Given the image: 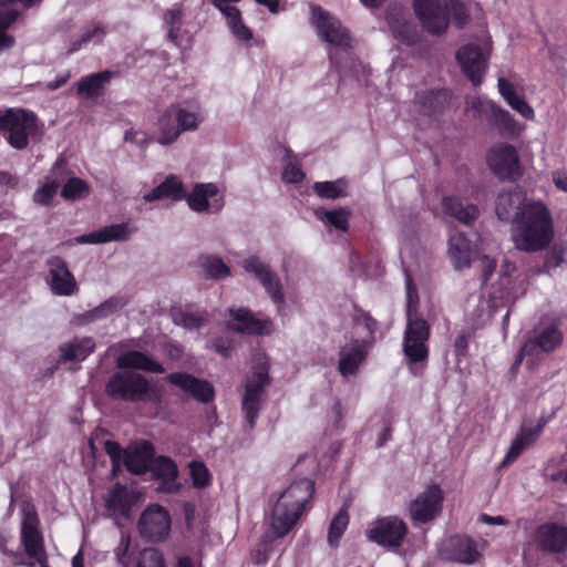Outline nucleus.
Wrapping results in <instances>:
<instances>
[{"mask_svg":"<svg viewBox=\"0 0 567 567\" xmlns=\"http://www.w3.org/2000/svg\"><path fill=\"white\" fill-rule=\"evenodd\" d=\"M496 215L512 221V240L516 249L538 252L547 249L555 238V221L547 204L527 198L519 189L499 193Z\"/></svg>","mask_w":567,"mask_h":567,"instance_id":"nucleus-1","label":"nucleus"},{"mask_svg":"<svg viewBox=\"0 0 567 567\" xmlns=\"http://www.w3.org/2000/svg\"><path fill=\"white\" fill-rule=\"evenodd\" d=\"M313 491V482L309 478H301L292 482L280 494L271 516L270 530L275 537H284L296 525Z\"/></svg>","mask_w":567,"mask_h":567,"instance_id":"nucleus-2","label":"nucleus"},{"mask_svg":"<svg viewBox=\"0 0 567 567\" xmlns=\"http://www.w3.org/2000/svg\"><path fill=\"white\" fill-rule=\"evenodd\" d=\"M564 334L555 323L544 324L535 329L534 334L525 340L514 361V367L525 361L529 369L538 365L544 354L551 353L560 348Z\"/></svg>","mask_w":567,"mask_h":567,"instance_id":"nucleus-3","label":"nucleus"},{"mask_svg":"<svg viewBox=\"0 0 567 567\" xmlns=\"http://www.w3.org/2000/svg\"><path fill=\"white\" fill-rule=\"evenodd\" d=\"M104 446L112 461L113 476L117 475L122 466L135 475L146 473L152 466L154 449L148 442H137L125 450L112 441H105Z\"/></svg>","mask_w":567,"mask_h":567,"instance_id":"nucleus-4","label":"nucleus"},{"mask_svg":"<svg viewBox=\"0 0 567 567\" xmlns=\"http://www.w3.org/2000/svg\"><path fill=\"white\" fill-rule=\"evenodd\" d=\"M430 338L429 323L420 318L410 319L406 321V328L403 337V352L410 364L413 373H419L423 370L427 362Z\"/></svg>","mask_w":567,"mask_h":567,"instance_id":"nucleus-5","label":"nucleus"},{"mask_svg":"<svg viewBox=\"0 0 567 567\" xmlns=\"http://www.w3.org/2000/svg\"><path fill=\"white\" fill-rule=\"evenodd\" d=\"M0 131L6 132L8 143L17 148L27 147L29 137L38 131L37 117L21 109L0 110Z\"/></svg>","mask_w":567,"mask_h":567,"instance_id":"nucleus-6","label":"nucleus"},{"mask_svg":"<svg viewBox=\"0 0 567 567\" xmlns=\"http://www.w3.org/2000/svg\"><path fill=\"white\" fill-rule=\"evenodd\" d=\"M310 23L316 28L318 35L330 45L329 59L336 61L333 49L347 50L351 48L352 39L342 23L317 6H311Z\"/></svg>","mask_w":567,"mask_h":567,"instance_id":"nucleus-7","label":"nucleus"},{"mask_svg":"<svg viewBox=\"0 0 567 567\" xmlns=\"http://www.w3.org/2000/svg\"><path fill=\"white\" fill-rule=\"evenodd\" d=\"M106 392L117 399L138 401L152 398L153 386L143 375L124 371L112 375Z\"/></svg>","mask_w":567,"mask_h":567,"instance_id":"nucleus-8","label":"nucleus"},{"mask_svg":"<svg viewBox=\"0 0 567 567\" xmlns=\"http://www.w3.org/2000/svg\"><path fill=\"white\" fill-rule=\"evenodd\" d=\"M415 17L422 28L432 35H443L450 27L446 0H413Z\"/></svg>","mask_w":567,"mask_h":567,"instance_id":"nucleus-9","label":"nucleus"},{"mask_svg":"<svg viewBox=\"0 0 567 567\" xmlns=\"http://www.w3.org/2000/svg\"><path fill=\"white\" fill-rule=\"evenodd\" d=\"M268 381V365L266 363L256 367L247 378L243 396V410L250 427L255 426Z\"/></svg>","mask_w":567,"mask_h":567,"instance_id":"nucleus-10","label":"nucleus"},{"mask_svg":"<svg viewBox=\"0 0 567 567\" xmlns=\"http://www.w3.org/2000/svg\"><path fill=\"white\" fill-rule=\"evenodd\" d=\"M408 533L406 524L396 516L373 520L365 530L367 538L386 548L400 547Z\"/></svg>","mask_w":567,"mask_h":567,"instance_id":"nucleus-11","label":"nucleus"},{"mask_svg":"<svg viewBox=\"0 0 567 567\" xmlns=\"http://www.w3.org/2000/svg\"><path fill=\"white\" fill-rule=\"evenodd\" d=\"M486 161L489 169L501 179H515L522 174L518 152L511 144L494 145L489 150Z\"/></svg>","mask_w":567,"mask_h":567,"instance_id":"nucleus-12","label":"nucleus"},{"mask_svg":"<svg viewBox=\"0 0 567 567\" xmlns=\"http://www.w3.org/2000/svg\"><path fill=\"white\" fill-rule=\"evenodd\" d=\"M185 200L189 209L198 214H216L225 205L224 193L215 183H196L185 194Z\"/></svg>","mask_w":567,"mask_h":567,"instance_id":"nucleus-13","label":"nucleus"},{"mask_svg":"<svg viewBox=\"0 0 567 567\" xmlns=\"http://www.w3.org/2000/svg\"><path fill=\"white\" fill-rule=\"evenodd\" d=\"M443 491L436 484L429 485L419 493L409 505V514L413 522L427 523L435 519L443 508Z\"/></svg>","mask_w":567,"mask_h":567,"instance_id":"nucleus-14","label":"nucleus"},{"mask_svg":"<svg viewBox=\"0 0 567 567\" xmlns=\"http://www.w3.org/2000/svg\"><path fill=\"white\" fill-rule=\"evenodd\" d=\"M45 267L48 271L47 284L53 295L71 297L78 292L76 279L61 257H50L45 261Z\"/></svg>","mask_w":567,"mask_h":567,"instance_id":"nucleus-15","label":"nucleus"},{"mask_svg":"<svg viewBox=\"0 0 567 567\" xmlns=\"http://www.w3.org/2000/svg\"><path fill=\"white\" fill-rule=\"evenodd\" d=\"M38 524L35 512L29 507L24 508L21 524V542L24 546L25 555L34 559L41 567H48L45 564L42 536L38 529Z\"/></svg>","mask_w":567,"mask_h":567,"instance_id":"nucleus-16","label":"nucleus"},{"mask_svg":"<svg viewBox=\"0 0 567 567\" xmlns=\"http://www.w3.org/2000/svg\"><path fill=\"white\" fill-rule=\"evenodd\" d=\"M171 516L168 512L157 505H150L141 515L138 522L140 533L152 542L165 539L171 530Z\"/></svg>","mask_w":567,"mask_h":567,"instance_id":"nucleus-17","label":"nucleus"},{"mask_svg":"<svg viewBox=\"0 0 567 567\" xmlns=\"http://www.w3.org/2000/svg\"><path fill=\"white\" fill-rule=\"evenodd\" d=\"M370 347L362 340H346L338 351V372L346 379L355 377L367 359Z\"/></svg>","mask_w":567,"mask_h":567,"instance_id":"nucleus-18","label":"nucleus"},{"mask_svg":"<svg viewBox=\"0 0 567 567\" xmlns=\"http://www.w3.org/2000/svg\"><path fill=\"white\" fill-rule=\"evenodd\" d=\"M488 53H484L480 47L468 43L456 52V60L462 71L470 78L474 85L481 84L486 70Z\"/></svg>","mask_w":567,"mask_h":567,"instance_id":"nucleus-19","label":"nucleus"},{"mask_svg":"<svg viewBox=\"0 0 567 567\" xmlns=\"http://www.w3.org/2000/svg\"><path fill=\"white\" fill-rule=\"evenodd\" d=\"M440 554L446 559L462 564H474L481 557L476 543L460 535L445 539L441 544Z\"/></svg>","mask_w":567,"mask_h":567,"instance_id":"nucleus-20","label":"nucleus"},{"mask_svg":"<svg viewBox=\"0 0 567 567\" xmlns=\"http://www.w3.org/2000/svg\"><path fill=\"white\" fill-rule=\"evenodd\" d=\"M231 319L227 326L230 330L248 334H270L274 331V323L269 318H256L247 309H230Z\"/></svg>","mask_w":567,"mask_h":567,"instance_id":"nucleus-21","label":"nucleus"},{"mask_svg":"<svg viewBox=\"0 0 567 567\" xmlns=\"http://www.w3.org/2000/svg\"><path fill=\"white\" fill-rule=\"evenodd\" d=\"M134 231L135 228L131 227L127 223L114 224L89 234L76 236L73 238V243L79 245H97L110 241H121L128 239Z\"/></svg>","mask_w":567,"mask_h":567,"instance_id":"nucleus-22","label":"nucleus"},{"mask_svg":"<svg viewBox=\"0 0 567 567\" xmlns=\"http://www.w3.org/2000/svg\"><path fill=\"white\" fill-rule=\"evenodd\" d=\"M167 381L198 401L208 402L213 398V388L210 384L188 373H171L167 377Z\"/></svg>","mask_w":567,"mask_h":567,"instance_id":"nucleus-23","label":"nucleus"},{"mask_svg":"<svg viewBox=\"0 0 567 567\" xmlns=\"http://www.w3.org/2000/svg\"><path fill=\"white\" fill-rule=\"evenodd\" d=\"M537 546L550 553H560L567 548V527L557 524H544L536 532Z\"/></svg>","mask_w":567,"mask_h":567,"instance_id":"nucleus-24","label":"nucleus"},{"mask_svg":"<svg viewBox=\"0 0 567 567\" xmlns=\"http://www.w3.org/2000/svg\"><path fill=\"white\" fill-rule=\"evenodd\" d=\"M173 110V118L182 133L196 131L204 121L200 106L196 102H178L171 105Z\"/></svg>","mask_w":567,"mask_h":567,"instance_id":"nucleus-25","label":"nucleus"},{"mask_svg":"<svg viewBox=\"0 0 567 567\" xmlns=\"http://www.w3.org/2000/svg\"><path fill=\"white\" fill-rule=\"evenodd\" d=\"M447 256L457 271L468 269L472 264L473 251L471 243L462 233H455L450 236L447 244Z\"/></svg>","mask_w":567,"mask_h":567,"instance_id":"nucleus-26","label":"nucleus"},{"mask_svg":"<svg viewBox=\"0 0 567 567\" xmlns=\"http://www.w3.org/2000/svg\"><path fill=\"white\" fill-rule=\"evenodd\" d=\"M185 194L182 181L175 175H169L158 186L146 193L143 199L147 203L161 199L178 202L185 199Z\"/></svg>","mask_w":567,"mask_h":567,"instance_id":"nucleus-27","label":"nucleus"},{"mask_svg":"<svg viewBox=\"0 0 567 567\" xmlns=\"http://www.w3.org/2000/svg\"><path fill=\"white\" fill-rule=\"evenodd\" d=\"M121 369H136L152 373H163V365L151 355L140 351H127L122 353L116 361Z\"/></svg>","mask_w":567,"mask_h":567,"instance_id":"nucleus-28","label":"nucleus"},{"mask_svg":"<svg viewBox=\"0 0 567 567\" xmlns=\"http://www.w3.org/2000/svg\"><path fill=\"white\" fill-rule=\"evenodd\" d=\"M137 501V495L128 491L122 484H115L106 498V508L112 514L130 516L132 505Z\"/></svg>","mask_w":567,"mask_h":567,"instance_id":"nucleus-29","label":"nucleus"},{"mask_svg":"<svg viewBox=\"0 0 567 567\" xmlns=\"http://www.w3.org/2000/svg\"><path fill=\"white\" fill-rule=\"evenodd\" d=\"M375 329V320L362 309H355L352 313V331L349 340H362L370 347Z\"/></svg>","mask_w":567,"mask_h":567,"instance_id":"nucleus-30","label":"nucleus"},{"mask_svg":"<svg viewBox=\"0 0 567 567\" xmlns=\"http://www.w3.org/2000/svg\"><path fill=\"white\" fill-rule=\"evenodd\" d=\"M499 94L504 97L507 104L515 110L520 116L526 120H534L535 112L533 107L525 101L524 97L519 96L512 83L504 78H499L497 82Z\"/></svg>","mask_w":567,"mask_h":567,"instance_id":"nucleus-31","label":"nucleus"},{"mask_svg":"<svg viewBox=\"0 0 567 567\" xmlns=\"http://www.w3.org/2000/svg\"><path fill=\"white\" fill-rule=\"evenodd\" d=\"M390 28L394 38L406 45H415L423 38L416 25L405 16L392 18Z\"/></svg>","mask_w":567,"mask_h":567,"instance_id":"nucleus-32","label":"nucleus"},{"mask_svg":"<svg viewBox=\"0 0 567 567\" xmlns=\"http://www.w3.org/2000/svg\"><path fill=\"white\" fill-rule=\"evenodd\" d=\"M198 274L205 279L220 280L230 276V268L216 255H202L197 259Z\"/></svg>","mask_w":567,"mask_h":567,"instance_id":"nucleus-33","label":"nucleus"},{"mask_svg":"<svg viewBox=\"0 0 567 567\" xmlns=\"http://www.w3.org/2000/svg\"><path fill=\"white\" fill-rule=\"evenodd\" d=\"M173 117V110L171 105L158 117L155 141L161 145L173 144L182 134L176 120Z\"/></svg>","mask_w":567,"mask_h":567,"instance_id":"nucleus-34","label":"nucleus"},{"mask_svg":"<svg viewBox=\"0 0 567 567\" xmlns=\"http://www.w3.org/2000/svg\"><path fill=\"white\" fill-rule=\"evenodd\" d=\"M233 37L243 43L254 38L252 30L245 23L241 11L238 8H225L220 11Z\"/></svg>","mask_w":567,"mask_h":567,"instance_id":"nucleus-35","label":"nucleus"},{"mask_svg":"<svg viewBox=\"0 0 567 567\" xmlns=\"http://www.w3.org/2000/svg\"><path fill=\"white\" fill-rule=\"evenodd\" d=\"M443 208L446 214L453 216L463 224H472L478 216V210L474 205H464L457 197H446L443 199Z\"/></svg>","mask_w":567,"mask_h":567,"instance_id":"nucleus-36","label":"nucleus"},{"mask_svg":"<svg viewBox=\"0 0 567 567\" xmlns=\"http://www.w3.org/2000/svg\"><path fill=\"white\" fill-rule=\"evenodd\" d=\"M94 341L91 338H75L60 347L61 357L64 360L82 361L94 350Z\"/></svg>","mask_w":567,"mask_h":567,"instance_id":"nucleus-37","label":"nucleus"},{"mask_svg":"<svg viewBox=\"0 0 567 567\" xmlns=\"http://www.w3.org/2000/svg\"><path fill=\"white\" fill-rule=\"evenodd\" d=\"M542 427L543 424L534 429H524L513 441L507 454L502 462V465H508L515 461L522 454V452L537 439Z\"/></svg>","mask_w":567,"mask_h":567,"instance_id":"nucleus-38","label":"nucleus"},{"mask_svg":"<svg viewBox=\"0 0 567 567\" xmlns=\"http://www.w3.org/2000/svg\"><path fill=\"white\" fill-rule=\"evenodd\" d=\"M110 79L111 73L106 71L84 76L78 82V93L86 97L97 96L102 94Z\"/></svg>","mask_w":567,"mask_h":567,"instance_id":"nucleus-39","label":"nucleus"},{"mask_svg":"<svg viewBox=\"0 0 567 567\" xmlns=\"http://www.w3.org/2000/svg\"><path fill=\"white\" fill-rule=\"evenodd\" d=\"M496 104L483 96H468L465 103L466 113L480 121H489Z\"/></svg>","mask_w":567,"mask_h":567,"instance_id":"nucleus-40","label":"nucleus"},{"mask_svg":"<svg viewBox=\"0 0 567 567\" xmlns=\"http://www.w3.org/2000/svg\"><path fill=\"white\" fill-rule=\"evenodd\" d=\"M126 303L127 300L124 297H111L91 311L86 312L85 318L89 321L104 319L121 310Z\"/></svg>","mask_w":567,"mask_h":567,"instance_id":"nucleus-41","label":"nucleus"},{"mask_svg":"<svg viewBox=\"0 0 567 567\" xmlns=\"http://www.w3.org/2000/svg\"><path fill=\"white\" fill-rule=\"evenodd\" d=\"M313 189L322 198L336 199L348 195V182L343 178L332 182H317Z\"/></svg>","mask_w":567,"mask_h":567,"instance_id":"nucleus-42","label":"nucleus"},{"mask_svg":"<svg viewBox=\"0 0 567 567\" xmlns=\"http://www.w3.org/2000/svg\"><path fill=\"white\" fill-rule=\"evenodd\" d=\"M316 216L327 226L334 227L339 230H347L350 212L346 208L334 210L318 209Z\"/></svg>","mask_w":567,"mask_h":567,"instance_id":"nucleus-43","label":"nucleus"},{"mask_svg":"<svg viewBox=\"0 0 567 567\" xmlns=\"http://www.w3.org/2000/svg\"><path fill=\"white\" fill-rule=\"evenodd\" d=\"M348 525L349 514L346 508H341L332 518L329 526L328 543L330 546L337 547L339 545L340 538L346 532Z\"/></svg>","mask_w":567,"mask_h":567,"instance_id":"nucleus-44","label":"nucleus"},{"mask_svg":"<svg viewBox=\"0 0 567 567\" xmlns=\"http://www.w3.org/2000/svg\"><path fill=\"white\" fill-rule=\"evenodd\" d=\"M260 285L264 287L265 291L277 308L281 309L285 306V293L278 275L274 271L270 272L266 277L265 281H260Z\"/></svg>","mask_w":567,"mask_h":567,"instance_id":"nucleus-45","label":"nucleus"},{"mask_svg":"<svg viewBox=\"0 0 567 567\" xmlns=\"http://www.w3.org/2000/svg\"><path fill=\"white\" fill-rule=\"evenodd\" d=\"M182 18L183 13L178 8L167 10L164 14L168 39L176 45H179L183 40L181 34Z\"/></svg>","mask_w":567,"mask_h":567,"instance_id":"nucleus-46","label":"nucleus"},{"mask_svg":"<svg viewBox=\"0 0 567 567\" xmlns=\"http://www.w3.org/2000/svg\"><path fill=\"white\" fill-rule=\"evenodd\" d=\"M89 185L79 177H71L64 184L61 190V196L66 200H79L89 194Z\"/></svg>","mask_w":567,"mask_h":567,"instance_id":"nucleus-47","label":"nucleus"},{"mask_svg":"<svg viewBox=\"0 0 567 567\" xmlns=\"http://www.w3.org/2000/svg\"><path fill=\"white\" fill-rule=\"evenodd\" d=\"M244 270L257 279L259 282L265 281L266 277L272 272L270 266L258 256H249L241 262Z\"/></svg>","mask_w":567,"mask_h":567,"instance_id":"nucleus-48","label":"nucleus"},{"mask_svg":"<svg viewBox=\"0 0 567 567\" xmlns=\"http://www.w3.org/2000/svg\"><path fill=\"white\" fill-rule=\"evenodd\" d=\"M488 122L494 124L501 131L509 134H514L518 131V125L509 112L498 105L495 106L493 115Z\"/></svg>","mask_w":567,"mask_h":567,"instance_id":"nucleus-49","label":"nucleus"},{"mask_svg":"<svg viewBox=\"0 0 567 567\" xmlns=\"http://www.w3.org/2000/svg\"><path fill=\"white\" fill-rule=\"evenodd\" d=\"M105 34L104 29L100 24H91L83 29L80 38L72 42L69 53L80 50L84 44L93 40H101Z\"/></svg>","mask_w":567,"mask_h":567,"instance_id":"nucleus-50","label":"nucleus"},{"mask_svg":"<svg viewBox=\"0 0 567 567\" xmlns=\"http://www.w3.org/2000/svg\"><path fill=\"white\" fill-rule=\"evenodd\" d=\"M447 17L458 27L463 28L470 20V13L462 0H446Z\"/></svg>","mask_w":567,"mask_h":567,"instance_id":"nucleus-51","label":"nucleus"},{"mask_svg":"<svg viewBox=\"0 0 567 567\" xmlns=\"http://www.w3.org/2000/svg\"><path fill=\"white\" fill-rule=\"evenodd\" d=\"M153 471L156 476L165 478L167 481H173L177 476V466L176 464L168 457L159 456L158 458H153Z\"/></svg>","mask_w":567,"mask_h":567,"instance_id":"nucleus-52","label":"nucleus"},{"mask_svg":"<svg viewBox=\"0 0 567 567\" xmlns=\"http://www.w3.org/2000/svg\"><path fill=\"white\" fill-rule=\"evenodd\" d=\"M59 187L60 183L56 181L47 182L33 194L34 203L41 206L49 205L55 196Z\"/></svg>","mask_w":567,"mask_h":567,"instance_id":"nucleus-53","label":"nucleus"},{"mask_svg":"<svg viewBox=\"0 0 567 567\" xmlns=\"http://www.w3.org/2000/svg\"><path fill=\"white\" fill-rule=\"evenodd\" d=\"M419 296L411 279H406V321L417 316Z\"/></svg>","mask_w":567,"mask_h":567,"instance_id":"nucleus-54","label":"nucleus"},{"mask_svg":"<svg viewBox=\"0 0 567 567\" xmlns=\"http://www.w3.org/2000/svg\"><path fill=\"white\" fill-rule=\"evenodd\" d=\"M192 480L195 486L203 487L209 482V473L202 462H192L189 464Z\"/></svg>","mask_w":567,"mask_h":567,"instance_id":"nucleus-55","label":"nucleus"},{"mask_svg":"<svg viewBox=\"0 0 567 567\" xmlns=\"http://www.w3.org/2000/svg\"><path fill=\"white\" fill-rule=\"evenodd\" d=\"M137 567H165L164 558L156 549H145L141 554Z\"/></svg>","mask_w":567,"mask_h":567,"instance_id":"nucleus-56","label":"nucleus"},{"mask_svg":"<svg viewBox=\"0 0 567 567\" xmlns=\"http://www.w3.org/2000/svg\"><path fill=\"white\" fill-rule=\"evenodd\" d=\"M303 177H305V174L297 164L289 162L284 167L282 178L285 182L299 183L303 179Z\"/></svg>","mask_w":567,"mask_h":567,"instance_id":"nucleus-57","label":"nucleus"},{"mask_svg":"<svg viewBox=\"0 0 567 567\" xmlns=\"http://www.w3.org/2000/svg\"><path fill=\"white\" fill-rule=\"evenodd\" d=\"M178 322L186 329H197L202 326L204 319L192 312H184L179 318H176Z\"/></svg>","mask_w":567,"mask_h":567,"instance_id":"nucleus-58","label":"nucleus"},{"mask_svg":"<svg viewBox=\"0 0 567 567\" xmlns=\"http://www.w3.org/2000/svg\"><path fill=\"white\" fill-rule=\"evenodd\" d=\"M551 181L555 187L563 192L567 193V169L557 168L551 172Z\"/></svg>","mask_w":567,"mask_h":567,"instance_id":"nucleus-59","label":"nucleus"},{"mask_svg":"<svg viewBox=\"0 0 567 567\" xmlns=\"http://www.w3.org/2000/svg\"><path fill=\"white\" fill-rule=\"evenodd\" d=\"M478 261L483 271L484 280H487L495 270L496 260L483 255L478 258Z\"/></svg>","mask_w":567,"mask_h":567,"instance_id":"nucleus-60","label":"nucleus"},{"mask_svg":"<svg viewBox=\"0 0 567 567\" xmlns=\"http://www.w3.org/2000/svg\"><path fill=\"white\" fill-rule=\"evenodd\" d=\"M564 262V252L561 250H553L545 260L547 269H555Z\"/></svg>","mask_w":567,"mask_h":567,"instance_id":"nucleus-61","label":"nucleus"},{"mask_svg":"<svg viewBox=\"0 0 567 567\" xmlns=\"http://www.w3.org/2000/svg\"><path fill=\"white\" fill-rule=\"evenodd\" d=\"M468 346V337L461 332L454 339V351L457 357L465 354Z\"/></svg>","mask_w":567,"mask_h":567,"instance_id":"nucleus-62","label":"nucleus"},{"mask_svg":"<svg viewBox=\"0 0 567 567\" xmlns=\"http://www.w3.org/2000/svg\"><path fill=\"white\" fill-rule=\"evenodd\" d=\"M166 354L172 360H178L183 354V348L177 343L168 342L165 347Z\"/></svg>","mask_w":567,"mask_h":567,"instance_id":"nucleus-63","label":"nucleus"},{"mask_svg":"<svg viewBox=\"0 0 567 567\" xmlns=\"http://www.w3.org/2000/svg\"><path fill=\"white\" fill-rule=\"evenodd\" d=\"M478 520L484 524H488V525H506L507 524V520L501 515L491 516L487 514H482L480 516Z\"/></svg>","mask_w":567,"mask_h":567,"instance_id":"nucleus-64","label":"nucleus"}]
</instances>
